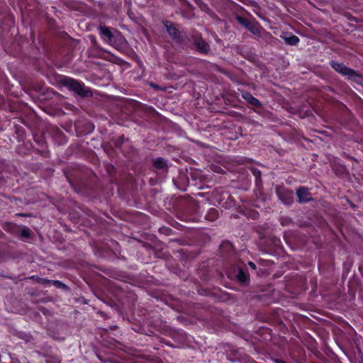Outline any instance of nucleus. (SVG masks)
<instances>
[{
	"label": "nucleus",
	"instance_id": "obj_2",
	"mask_svg": "<svg viewBox=\"0 0 363 363\" xmlns=\"http://www.w3.org/2000/svg\"><path fill=\"white\" fill-rule=\"evenodd\" d=\"M279 199L285 205L290 206L294 202V191L284 185H278L275 188Z\"/></svg>",
	"mask_w": 363,
	"mask_h": 363
},
{
	"label": "nucleus",
	"instance_id": "obj_8",
	"mask_svg": "<svg viewBox=\"0 0 363 363\" xmlns=\"http://www.w3.org/2000/svg\"><path fill=\"white\" fill-rule=\"evenodd\" d=\"M242 97L251 105L259 108L261 107L260 101L254 97L250 93L245 92L242 94Z\"/></svg>",
	"mask_w": 363,
	"mask_h": 363
},
{
	"label": "nucleus",
	"instance_id": "obj_15",
	"mask_svg": "<svg viewBox=\"0 0 363 363\" xmlns=\"http://www.w3.org/2000/svg\"><path fill=\"white\" fill-rule=\"evenodd\" d=\"M249 266L252 268L253 269H256V265L254 262H249L248 263Z\"/></svg>",
	"mask_w": 363,
	"mask_h": 363
},
{
	"label": "nucleus",
	"instance_id": "obj_1",
	"mask_svg": "<svg viewBox=\"0 0 363 363\" xmlns=\"http://www.w3.org/2000/svg\"><path fill=\"white\" fill-rule=\"evenodd\" d=\"M330 66L338 73L347 77V79L353 81L357 84H361L362 81V75L355 70L347 67L343 63L332 60L330 62Z\"/></svg>",
	"mask_w": 363,
	"mask_h": 363
},
{
	"label": "nucleus",
	"instance_id": "obj_17",
	"mask_svg": "<svg viewBox=\"0 0 363 363\" xmlns=\"http://www.w3.org/2000/svg\"><path fill=\"white\" fill-rule=\"evenodd\" d=\"M244 162H245V159H243V158H240L238 160L236 161V162L238 164H243Z\"/></svg>",
	"mask_w": 363,
	"mask_h": 363
},
{
	"label": "nucleus",
	"instance_id": "obj_6",
	"mask_svg": "<svg viewBox=\"0 0 363 363\" xmlns=\"http://www.w3.org/2000/svg\"><path fill=\"white\" fill-rule=\"evenodd\" d=\"M65 81V84H67V86L71 89L76 91L79 94L84 95L85 94L84 86L79 83L78 81L71 78H67Z\"/></svg>",
	"mask_w": 363,
	"mask_h": 363
},
{
	"label": "nucleus",
	"instance_id": "obj_11",
	"mask_svg": "<svg viewBox=\"0 0 363 363\" xmlns=\"http://www.w3.org/2000/svg\"><path fill=\"white\" fill-rule=\"evenodd\" d=\"M154 166L157 169H162L166 166V162L163 159L157 158L154 162Z\"/></svg>",
	"mask_w": 363,
	"mask_h": 363
},
{
	"label": "nucleus",
	"instance_id": "obj_4",
	"mask_svg": "<svg viewBox=\"0 0 363 363\" xmlns=\"http://www.w3.org/2000/svg\"><path fill=\"white\" fill-rule=\"evenodd\" d=\"M234 18L238 21V23L243 26L245 28H247L254 35L261 36L262 33H264V31L262 30V29L259 28L258 25L252 22H250L248 20L238 15H235Z\"/></svg>",
	"mask_w": 363,
	"mask_h": 363
},
{
	"label": "nucleus",
	"instance_id": "obj_18",
	"mask_svg": "<svg viewBox=\"0 0 363 363\" xmlns=\"http://www.w3.org/2000/svg\"><path fill=\"white\" fill-rule=\"evenodd\" d=\"M233 199L232 198H230V197H228V206H229V205H230V203L231 202H233Z\"/></svg>",
	"mask_w": 363,
	"mask_h": 363
},
{
	"label": "nucleus",
	"instance_id": "obj_14",
	"mask_svg": "<svg viewBox=\"0 0 363 363\" xmlns=\"http://www.w3.org/2000/svg\"><path fill=\"white\" fill-rule=\"evenodd\" d=\"M29 234V230L28 229H24L22 230V235L25 236H28Z\"/></svg>",
	"mask_w": 363,
	"mask_h": 363
},
{
	"label": "nucleus",
	"instance_id": "obj_12",
	"mask_svg": "<svg viewBox=\"0 0 363 363\" xmlns=\"http://www.w3.org/2000/svg\"><path fill=\"white\" fill-rule=\"evenodd\" d=\"M252 172L255 177L256 182H259L261 180V172L255 169H252Z\"/></svg>",
	"mask_w": 363,
	"mask_h": 363
},
{
	"label": "nucleus",
	"instance_id": "obj_10",
	"mask_svg": "<svg viewBox=\"0 0 363 363\" xmlns=\"http://www.w3.org/2000/svg\"><path fill=\"white\" fill-rule=\"evenodd\" d=\"M165 27H166V29L167 30V32L169 33V34L172 36V37H176L177 36V30L176 29V28L170 23L169 22H167L165 24H164Z\"/></svg>",
	"mask_w": 363,
	"mask_h": 363
},
{
	"label": "nucleus",
	"instance_id": "obj_3",
	"mask_svg": "<svg viewBox=\"0 0 363 363\" xmlns=\"http://www.w3.org/2000/svg\"><path fill=\"white\" fill-rule=\"evenodd\" d=\"M228 278L232 280H235L242 286H247L250 283V275L248 272L240 267L234 268L230 272V274H228Z\"/></svg>",
	"mask_w": 363,
	"mask_h": 363
},
{
	"label": "nucleus",
	"instance_id": "obj_13",
	"mask_svg": "<svg viewBox=\"0 0 363 363\" xmlns=\"http://www.w3.org/2000/svg\"><path fill=\"white\" fill-rule=\"evenodd\" d=\"M244 179V175L243 174H240L239 176L237 177V178H232L230 179V181L231 182H235L236 180H242Z\"/></svg>",
	"mask_w": 363,
	"mask_h": 363
},
{
	"label": "nucleus",
	"instance_id": "obj_20",
	"mask_svg": "<svg viewBox=\"0 0 363 363\" xmlns=\"http://www.w3.org/2000/svg\"><path fill=\"white\" fill-rule=\"evenodd\" d=\"M211 211H212V212H213V213H216V211L215 209H212Z\"/></svg>",
	"mask_w": 363,
	"mask_h": 363
},
{
	"label": "nucleus",
	"instance_id": "obj_19",
	"mask_svg": "<svg viewBox=\"0 0 363 363\" xmlns=\"http://www.w3.org/2000/svg\"><path fill=\"white\" fill-rule=\"evenodd\" d=\"M202 49L204 50V51H206L208 50V45H203Z\"/></svg>",
	"mask_w": 363,
	"mask_h": 363
},
{
	"label": "nucleus",
	"instance_id": "obj_16",
	"mask_svg": "<svg viewBox=\"0 0 363 363\" xmlns=\"http://www.w3.org/2000/svg\"><path fill=\"white\" fill-rule=\"evenodd\" d=\"M274 361L275 363H286L284 361L280 359H275Z\"/></svg>",
	"mask_w": 363,
	"mask_h": 363
},
{
	"label": "nucleus",
	"instance_id": "obj_9",
	"mask_svg": "<svg viewBox=\"0 0 363 363\" xmlns=\"http://www.w3.org/2000/svg\"><path fill=\"white\" fill-rule=\"evenodd\" d=\"M285 43L289 45H296L299 42V38L294 35H291L289 37H283Z\"/></svg>",
	"mask_w": 363,
	"mask_h": 363
},
{
	"label": "nucleus",
	"instance_id": "obj_7",
	"mask_svg": "<svg viewBox=\"0 0 363 363\" xmlns=\"http://www.w3.org/2000/svg\"><path fill=\"white\" fill-rule=\"evenodd\" d=\"M99 30L104 40L112 44L113 43L115 37L111 33V31L109 30V28L105 26L101 25Z\"/></svg>",
	"mask_w": 363,
	"mask_h": 363
},
{
	"label": "nucleus",
	"instance_id": "obj_5",
	"mask_svg": "<svg viewBox=\"0 0 363 363\" xmlns=\"http://www.w3.org/2000/svg\"><path fill=\"white\" fill-rule=\"evenodd\" d=\"M298 201L300 203H304L313 200L311 193L308 189L305 186H301L296 190Z\"/></svg>",
	"mask_w": 363,
	"mask_h": 363
}]
</instances>
